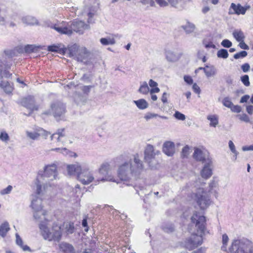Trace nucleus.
I'll return each instance as SVG.
<instances>
[{
    "label": "nucleus",
    "mask_w": 253,
    "mask_h": 253,
    "mask_svg": "<svg viewBox=\"0 0 253 253\" xmlns=\"http://www.w3.org/2000/svg\"><path fill=\"white\" fill-rule=\"evenodd\" d=\"M143 169L142 162L139 158L138 155L135 154L133 159L126 161L120 165L118 176L121 180L124 181V184L132 186L136 193L140 195L139 191H144L145 190L144 184L133 183L132 180L140 178Z\"/></svg>",
    "instance_id": "obj_1"
},
{
    "label": "nucleus",
    "mask_w": 253,
    "mask_h": 253,
    "mask_svg": "<svg viewBox=\"0 0 253 253\" xmlns=\"http://www.w3.org/2000/svg\"><path fill=\"white\" fill-rule=\"evenodd\" d=\"M38 194L36 192V195H33L31 198V206L34 211V217L36 220L40 222L39 227L40 228L42 235L45 240L48 241H54L59 242L61 237V230L60 226L58 225L53 226L51 230H50L45 222L42 221L45 218V213L44 211H42V199L39 197V195L42 193Z\"/></svg>",
    "instance_id": "obj_2"
},
{
    "label": "nucleus",
    "mask_w": 253,
    "mask_h": 253,
    "mask_svg": "<svg viewBox=\"0 0 253 253\" xmlns=\"http://www.w3.org/2000/svg\"><path fill=\"white\" fill-rule=\"evenodd\" d=\"M191 219L195 225L197 233L192 234L191 237L185 241L184 246L189 250H192L202 244V236L205 234L206 225L205 216L199 215L197 212L194 213Z\"/></svg>",
    "instance_id": "obj_3"
},
{
    "label": "nucleus",
    "mask_w": 253,
    "mask_h": 253,
    "mask_svg": "<svg viewBox=\"0 0 253 253\" xmlns=\"http://www.w3.org/2000/svg\"><path fill=\"white\" fill-rule=\"evenodd\" d=\"M57 175V166L55 164L45 166L44 168L43 174H41L39 173L36 179L35 184L37 193L39 194L41 193L43 180L45 182L44 185H47V182L56 179Z\"/></svg>",
    "instance_id": "obj_4"
},
{
    "label": "nucleus",
    "mask_w": 253,
    "mask_h": 253,
    "mask_svg": "<svg viewBox=\"0 0 253 253\" xmlns=\"http://www.w3.org/2000/svg\"><path fill=\"white\" fill-rule=\"evenodd\" d=\"M58 33L67 35H71L73 31H74L79 34H83L84 30L89 28L88 25L84 23L82 21H74L67 26L60 27L54 25L53 27Z\"/></svg>",
    "instance_id": "obj_5"
},
{
    "label": "nucleus",
    "mask_w": 253,
    "mask_h": 253,
    "mask_svg": "<svg viewBox=\"0 0 253 253\" xmlns=\"http://www.w3.org/2000/svg\"><path fill=\"white\" fill-rule=\"evenodd\" d=\"M229 250L231 253H253V244L246 239L232 241Z\"/></svg>",
    "instance_id": "obj_6"
},
{
    "label": "nucleus",
    "mask_w": 253,
    "mask_h": 253,
    "mask_svg": "<svg viewBox=\"0 0 253 253\" xmlns=\"http://www.w3.org/2000/svg\"><path fill=\"white\" fill-rule=\"evenodd\" d=\"M195 201L202 210L207 209L211 203L209 194L203 188L197 190L195 193Z\"/></svg>",
    "instance_id": "obj_7"
},
{
    "label": "nucleus",
    "mask_w": 253,
    "mask_h": 253,
    "mask_svg": "<svg viewBox=\"0 0 253 253\" xmlns=\"http://www.w3.org/2000/svg\"><path fill=\"white\" fill-rule=\"evenodd\" d=\"M78 180L84 185H87L91 183L94 179L93 174L89 171V168L82 167V170L78 174Z\"/></svg>",
    "instance_id": "obj_8"
},
{
    "label": "nucleus",
    "mask_w": 253,
    "mask_h": 253,
    "mask_svg": "<svg viewBox=\"0 0 253 253\" xmlns=\"http://www.w3.org/2000/svg\"><path fill=\"white\" fill-rule=\"evenodd\" d=\"M160 153V151L156 150L153 145L148 144L144 151V159L152 168L155 167L151 163L155 160V156Z\"/></svg>",
    "instance_id": "obj_9"
},
{
    "label": "nucleus",
    "mask_w": 253,
    "mask_h": 253,
    "mask_svg": "<svg viewBox=\"0 0 253 253\" xmlns=\"http://www.w3.org/2000/svg\"><path fill=\"white\" fill-rule=\"evenodd\" d=\"M110 170V165L108 163H104L100 166L98 169L99 173L102 175L103 176L100 179H98L97 181H113L118 183L116 180L109 174V171Z\"/></svg>",
    "instance_id": "obj_10"
},
{
    "label": "nucleus",
    "mask_w": 253,
    "mask_h": 253,
    "mask_svg": "<svg viewBox=\"0 0 253 253\" xmlns=\"http://www.w3.org/2000/svg\"><path fill=\"white\" fill-rule=\"evenodd\" d=\"M50 111L54 118L58 120L65 112V105L60 102H56L51 104Z\"/></svg>",
    "instance_id": "obj_11"
},
{
    "label": "nucleus",
    "mask_w": 253,
    "mask_h": 253,
    "mask_svg": "<svg viewBox=\"0 0 253 253\" xmlns=\"http://www.w3.org/2000/svg\"><path fill=\"white\" fill-rule=\"evenodd\" d=\"M156 2L160 6H167L168 5L169 3L172 6H174L177 8L182 7L184 4V3L186 0H155Z\"/></svg>",
    "instance_id": "obj_12"
},
{
    "label": "nucleus",
    "mask_w": 253,
    "mask_h": 253,
    "mask_svg": "<svg viewBox=\"0 0 253 253\" xmlns=\"http://www.w3.org/2000/svg\"><path fill=\"white\" fill-rule=\"evenodd\" d=\"M91 55V53L85 47H81L76 59L87 64Z\"/></svg>",
    "instance_id": "obj_13"
},
{
    "label": "nucleus",
    "mask_w": 253,
    "mask_h": 253,
    "mask_svg": "<svg viewBox=\"0 0 253 253\" xmlns=\"http://www.w3.org/2000/svg\"><path fill=\"white\" fill-rule=\"evenodd\" d=\"M22 105L31 110V112L34 110H37L38 106L35 104L34 97L32 96H29L24 98L21 102ZM30 112L29 114H30Z\"/></svg>",
    "instance_id": "obj_14"
},
{
    "label": "nucleus",
    "mask_w": 253,
    "mask_h": 253,
    "mask_svg": "<svg viewBox=\"0 0 253 253\" xmlns=\"http://www.w3.org/2000/svg\"><path fill=\"white\" fill-rule=\"evenodd\" d=\"M27 137L32 140H37L40 136H44L46 138L47 136L50 134V133L45 130L40 128L37 131L31 132L26 131V132Z\"/></svg>",
    "instance_id": "obj_15"
},
{
    "label": "nucleus",
    "mask_w": 253,
    "mask_h": 253,
    "mask_svg": "<svg viewBox=\"0 0 253 253\" xmlns=\"http://www.w3.org/2000/svg\"><path fill=\"white\" fill-rule=\"evenodd\" d=\"M201 174L203 178L208 179L212 175L211 162L208 160V162L205 165L201 171Z\"/></svg>",
    "instance_id": "obj_16"
},
{
    "label": "nucleus",
    "mask_w": 253,
    "mask_h": 253,
    "mask_svg": "<svg viewBox=\"0 0 253 253\" xmlns=\"http://www.w3.org/2000/svg\"><path fill=\"white\" fill-rule=\"evenodd\" d=\"M251 6L249 5H246L245 6H242L240 4H236L232 3L231 4V8H232L237 15L242 14L244 15L246 11L250 8Z\"/></svg>",
    "instance_id": "obj_17"
},
{
    "label": "nucleus",
    "mask_w": 253,
    "mask_h": 253,
    "mask_svg": "<svg viewBox=\"0 0 253 253\" xmlns=\"http://www.w3.org/2000/svg\"><path fill=\"white\" fill-rule=\"evenodd\" d=\"M163 152L168 156H171L175 152L174 144L172 142L167 141L163 145Z\"/></svg>",
    "instance_id": "obj_18"
},
{
    "label": "nucleus",
    "mask_w": 253,
    "mask_h": 253,
    "mask_svg": "<svg viewBox=\"0 0 253 253\" xmlns=\"http://www.w3.org/2000/svg\"><path fill=\"white\" fill-rule=\"evenodd\" d=\"M166 57L169 62H174L177 61L181 57L180 53L175 52L171 50H166L165 52Z\"/></svg>",
    "instance_id": "obj_19"
},
{
    "label": "nucleus",
    "mask_w": 253,
    "mask_h": 253,
    "mask_svg": "<svg viewBox=\"0 0 253 253\" xmlns=\"http://www.w3.org/2000/svg\"><path fill=\"white\" fill-rule=\"evenodd\" d=\"M193 157L197 161L202 162V163L208 162V161H206V157L203 151L198 148H195Z\"/></svg>",
    "instance_id": "obj_20"
},
{
    "label": "nucleus",
    "mask_w": 253,
    "mask_h": 253,
    "mask_svg": "<svg viewBox=\"0 0 253 253\" xmlns=\"http://www.w3.org/2000/svg\"><path fill=\"white\" fill-rule=\"evenodd\" d=\"M81 170H82V167L79 164L69 165L67 167L68 172L70 175H76L78 176Z\"/></svg>",
    "instance_id": "obj_21"
},
{
    "label": "nucleus",
    "mask_w": 253,
    "mask_h": 253,
    "mask_svg": "<svg viewBox=\"0 0 253 253\" xmlns=\"http://www.w3.org/2000/svg\"><path fill=\"white\" fill-rule=\"evenodd\" d=\"M22 22L27 25H38V19L31 15H26L21 18Z\"/></svg>",
    "instance_id": "obj_22"
},
{
    "label": "nucleus",
    "mask_w": 253,
    "mask_h": 253,
    "mask_svg": "<svg viewBox=\"0 0 253 253\" xmlns=\"http://www.w3.org/2000/svg\"><path fill=\"white\" fill-rule=\"evenodd\" d=\"M10 68V65L6 64V63H2L0 64V78L2 79L4 77L9 78L12 75L7 71V69Z\"/></svg>",
    "instance_id": "obj_23"
},
{
    "label": "nucleus",
    "mask_w": 253,
    "mask_h": 253,
    "mask_svg": "<svg viewBox=\"0 0 253 253\" xmlns=\"http://www.w3.org/2000/svg\"><path fill=\"white\" fill-rule=\"evenodd\" d=\"M65 137L64 129L63 128L58 129L56 133H53L50 136V138L51 140H53L54 137H57V142H63L64 140L63 138Z\"/></svg>",
    "instance_id": "obj_24"
},
{
    "label": "nucleus",
    "mask_w": 253,
    "mask_h": 253,
    "mask_svg": "<svg viewBox=\"0 0 253 253\" xmlns=\"http://www.w3.org/2000/svg\"><path fill=\"white\" fill-rule=\"evenodd\" d=\"M81 47L77 44H74L68 47L69 54L70 57H73L77 58Z\"/></svg>",
    "instance_id": "obj_25"
},
{
    "label": "nucleus",
    "mask_w": 253,
    "mask_h": 253,
    "mask_svg": "<svg viewBox=\"0 0 253 253\" xmlns=\"http://www.w3.org/2000/svg\"><path fill=\"white\" fill-rule=\"evenodd\" d=\"M60 250L64 253H74L73 247L66 243H62L60 244Z\"/></svg>",
    "instance_id": "obj_26"
},
{
    "label": "nucleus",
    "mask_w": 253,
    "mask_h": 253,
    "mask_svg": "<svg viewBox=\"0 0 253 253\" xmlns=\"http://www.w3.org/2000/svg\"><path fill=\"white\" fill-rule=\"evenodd\" d=\"M218 181L214 179H212L209 183V192L211 193H214V196L216 198L218 197V193L215 188L218 187Z\"/></svg>",
    "instance_id": "obj_27"
},
{
    "label": "nucleus",
    "mask_w": 253,
    "mask_h": 253,
    "mask_svg": "<svg viewBox=\"0 0 253 253\" xmlns=\"http://www.w3.org/2000/svg\"><path fill=\"white\" fill-rule=\"evenodd\" d=\"M0 86L7 94L10 93L13 90L12 86L7 81H1L0 82Z\"/></svg>",
    "instance_id": "obj_28"
},
{
    "label": "nucleus",
    "mask_w": 253,
    "mask_h": 253,
    "mask_svg": "<svg viewBox=\"0 0 253 253\" xmlns=\"http://www.w3.org/2000/svg\"><path fill=\"white\" fill-rule=\"evenodd\" d=\"M133 103L141 110H144L148 107V103L144 99H140L138 100H134Z\"/></svg>",
    "instance_id": "obj_29"
},
{
    "label": "nucleus",
    "mask_w": 253,
    "mask_h": 253,
    "mask_svg": "<svg viewBox=\"0 0 253 253\" xmlns=\"http://www.w3.org/2000/svg\"><path fill=\"white\" fill-rule=\"evenodd\" d=\"M183 29L185 31L186 34H190L193 33L195 29V26L194 24L187 21L185 25L182 26Z\"/></svg>",
    "instance_id": "obj_30"
},
{
    "label": "nucleus",
    "mask_w": 253,
    "mask_h": 253,
    "mask_svg": "<svg viewBox=\"0 0 253 253\" xmlns=\"http://www.w3.org/2000/svg\"><path fill=\"white\" fill-rule=\"evenodd\" d=\"M233 36L237 42L244 41L245 37L241 30H235L233 32Z\"/></svg>",
    "instance_id": "obj_31"
},
{
    "label": "nucleus",
    "mask_w": 253,
    "mask_h": 253,
    "mask_svg": "<svg viewBox=\"0 0 253 253\" xmlns=\"http://www.w3.org/2000/svg\"><path fill=\"white\" fill-rule=\"evenodd\" d=\"M207 69H204V72L207 77L214 76L216 74L217 71L214 66H206Z\"/></svg>",
    "instance_id": "obj_32"
},
{
    "label": "nucleus",
    "mask_w": 253,
    "mask_h": 253,
    "mask_svg": "<svg viewBox=\"0 0 253 253\" xmlns=\"http://www.w3.org/2000/svg\"><path fill=\"white\" fill-rule=\"evenodd\" d=\"M100 42L103 45H113L116 42L115 39L110 37L101 38Z\"/></svg>",
    "instance_id": "obj_33"
},
{
    "label": "nucleus",
    "mask_w": 253,
    "mask_h": 253,
    "mask_svg": "<svg viewBox=\"0 0 253 253\" xmlns=\"http://www.w3.org/2000/svg\"><path fill=\"white\" fill-rule=\"evenodd\" d=\"M9 225L7 222H4L0 226V235L4 237L9 230Z\"/></svg>",
    "instance_id": "obj_34"
},
{
    "label": "nucleus",
    "mask_w": 253,
    "mask_h": 253,
    "mask_svg": "<svg viewBox=\"0 0 253 253\" xmlns=\"http://www.w3.org/2000/svg\"><path fill=\"white\" fill-rule=\"evenodd\" d=\"M16 244L19 246L24 251H31V249L27 245H23V241L22 239L20 238V236L17 233L16 234Z\"/></svg>",
    "instance_id": "obj_35"
},
{
    "label": "nucleus",
    "mask_w": 253,
    "mask_h": 253,
    "mask_svg": "<svg viewBox=\"0 0 253 253\" xmlns=\"http://www.w3.org/2000/svg\"><path fill=\"white\" fill-rule=\"evenodd\" d=\"M64 226L65 228L66 232L67 234H71L74 232L75 227L73 223L71 222H65Z\"/></svg>",
    "instance_id": "obj_36"
},
{
    "label": "nucleus",
    "mask_w": 253,
    "mask_h": 253,
    "mask_svg": "<svg viewBox=\"0 0 253 253\" xmlns=\"http://www.w3.org/2000/svg\"><path fill=\"white\" fill-rule=\"evenodd\" d=\"M138 91L144 94L148 93L149 91V87L147 83L146 82L143 83V84L140 86Z\"/></svg>",
    "instance_id": "obj_37"
},
{
    "label": "nucleus",
    "mask_w": 253,
    "mask_h": 253,
    "mask_svg": "<svg viewBox=\"0 0 253 253\" xmlns=\"http://www.w3.org/2000/svg\"><path fill=\"white\" fill-rule=\"evenodd\" d=\"M207 119L210 121V125L211 126L215 127L218 123V119L215 115L209 116H208Z\"/></svg>",
    "instance_id": "obj_38"
},
{
    "label": "nucleus",
    "mask_w": 253,
    "mask_h": 253,
    "mask_svg": "<svg viewBox=\"0 0 253 253\" xmlns=\"http://www.w3.org/2000/svg\"><path fill=\"white\" fill-rule=\"evenodd\" d=\"M229 54L226 49H221L217 51V56L219 58L226 59L228 57Z\"/></svg>",
    "instance_id": "obj_39"
},
{
    "label": "nucleus",
    "mask_w": 253,
    "mask_h": 253,
    "mask_svg": "<svg viewBox=\"0 0 253 253\" xmlns=\"http://www.w3.org/2000/svg\"><path fill=\"white\" fill-rule=\"evenodd\" d=\"M157 117H159L163 119H167L168 118L166 116H159L157 114L151 113H147L144 116V118L147 120H149L153 118H156Z\"/></svg>",
    "instance_id": "obj_40"
},
{
    "label": "nucleus",
    "mask_w": 253,
    "mask_h": 253,
    "mask_svg": "<svg viewBox=\"0 0 253 253\" xmlns=\"http://www.w3.org/2000/svg\"><path fill=\"white\" fill-rule=\"evenodd\" d=\"M85 9H86L87 15L88 16V19L87 22L88 23H93L94 21L92 20V18L94 15V12H93L91 11V10L90 9L89 7H86Z\"/></svg>",
    "instance_id": "obj_41"
},
{
    "label": "nucleus",
    "mask_w": 253,
    "mask_h": 253,
    "mask_svg": "<svg viewBox=\"0 0 253 253\" xmlns=\"http://www.w3.org/2000/svg\"><path fill=\"white\" fill-rule=\"evenodd\" d=\"M190 147L188 145L183 147L181 152V157L182 158H187L190 153Z\"/></svg>",
    "instance_id": "obj_42"
},
{
    "label": "nucleus",
    "mask_w": 253,
    "mask_h": 253,
    "mask_svg": "<svg viewBox=\"0 0 253 253\" xmlns=\"http://www.w3.org/2000/svg\"><path fill=\"white\" fill-rule=\"evenodd\" d=\"M222 103L224 106L230 109H231L233 104L228 97H225L223 99Z\"/></svg>",
    "instance_id": "obj_43"
},
{
    "label": "nucleus",
    "mask_w": 253,
    "mask_h": 253,
    "mask_svg": "<svg viewBox=\"0 0 253 253\" xmlns=\"http://www.w3.org/2000/svg\"><path fill=\"white\" fill-rule=\"evenodd\" d=\"M248 53L246 51H241L234 55V58L236 59L245 57L247 56Z\"/></svg>",
    "instance_id": "obj_44"
},
{
    "label": "nucleus",
    "mask_w": 253,
    "mask_h": 253,
    "mask_svg": "<svg viewBox=\"0 0 253 253\" xmlns=\"http://www.w3.org/2000/svg\"><path fill=\"white\" fill-rule=\"evenodd\" d=\"M241 80L243 84L246 86H249L250 85L249 81V77L247 75H245L241 77Z\"/></svg>",
    "instance_id": "obj_45"
},
{
    "label": "nucleus",
    "mask_w": 253,
    "mask_h": 253,
    "mask_svg": "<svg viewBox=\"0 0 253 253\" xmlns=\"http://www.w3.org/2000/svg\"><path fill=\"white\" fill-rule=\"evenodd\" d=\"M12 186H11V185H8L6 188H4L3 189H2L0 191V194L1 195H6V194H9L12 190Z\"/></svg>",
    "instance_id": "obj_46"
},
{
    "label": "nucleus",
    "mask_w": 253,
    "mask_h": 253,
    "mask_svg": "<svg viewBox=\"0 0 253 253\" xmlns=\"http://www.w3.org/2000/svg\"><path fill=\"white\" fill-rule=\"evenodd\" d=\"M174 117L177 120L184 121L185 120V116L178 111H176L173 115Z\"/></svg>",
    "instance_id": "obj_47"
},
{
    "label": "nucleus",
    "mask_w": 253,
    "mask_h": 253,
    "mask_svg": "<svg viewBox=\"0 0 253 253\" xmlns=\"http://www.w3.org/2000/svg\"><path fill=\"white\" fill-rule=\"evenodd\" d=\"M163 230L167 233L172 232L174 231L173 226L171 224L162 226Z\"/></svg>",
    "instance_id": "obj_48"
},
{
    "label": "nucleus",
    "mask_w": 253,
    "mask_h": 253,
    "mask_svg": "<svg viewBox=\"0 0 253 253\" xmlns=\"http://www.w3.org/2000/svg\"><path fill=\"white\" fill-rule=\"evenodd\" d=\"M229 241V238L227 234H224L222 235V244L223 246L222 247V249L224 250V249L226 248V246L227 245L228 242Z\"/></svg>",
    "instance_id": "obj_49"
},
{
    "label": "nucleus",
    "mask_w": 253,
    "mask_h": 253,
    "mask_svg": "<svg viewBox=\"0 0 253 253\" xmlns=\"http://www.w3.org/2000/svg\"><path fill=\"white\" fill-rule=\"evenodd\" d=\"M9 136L6 132L3 131L0 133V140H1V141L6 142L9 140Z\"/></svg>",
    "instance_id": "obj_50"
},
{
    "label": "nucleus",
    "mask_w": 253,
    "mask_h": 253,
    "mask_svg": "<svg viewBox=\"0 0 253 253\" xmlns=\"http://www.w3.org/2000/svg\"><path fill=\"white\" fill-rule=\"evenodd\" d=\"M221 44L224 47L229 48L232 46V43L229 40L225 39L222 41Z\"/></svg>",
    "instance_id": "obj_51"
},
{
    "label": "nucleus",
    "mask_w": 253,
    "mask_h": 253,
    "mask_svg": "<svg viewBox=\"0 0 253 253\" xmlns=\"http://www.w3.org/2000/svg\"><path fill=\"white\" fill-rule=\"evenodd\" d=\"M61 48L59 46L57 45H49L48 46V50L51 52H59L60 51Z\"/></svg>",
    "instance_id": "obj_52"
},
{
    "label": "nucleus",
    "mask_w": 253,
    "mask_h": 253,
    "mask_svg": "<svg viewBox=\"0 0 253 253\" xmlns=\"http://www.w3.org/2000/svg\"><path fill=\"white\" fill-rule=\"evenodd\" d=\"M228 144H229V147L231 151L234 154L238 155V152L236 150L235 146L233 142L231 140H230L229 141Z\"/></svg>",
    "instance_id": "obj_53"
},
{
    "label": "nucleus",
    "mask_w": 253,
    "mask_h": 253,
    "mask_svg": "<svg viewBox=\"0 0 253 253\" xmlns=\"http://www.w3.org/2000/svg\"><path fill=\"white\" fill-rule=\"evenodd\" d=\"M35 46L34 45H27L25 47V51L26 52H32L35 50Z\"/></svg>",
    "instance_id": "obj_54"
},
{
    "label": "nucleus",
    "mask_w": 253,
    "mask_h": 253,
    "mask_svg": "<svg viewBox=\"0 0 253 253\" xmlns=\"http://www.w3.org/2000/svg\"><path fill=\"white\" fill-rule=\"evenodd\" d=\"M230 109L232 112L235 113H240L241 111V107L240 106L234 105V104H233Z\"/></svg>",
    "instance_id": "obj_55"
},
{
    "label": "nucleus",
    "mask_w": 253,
    "mask_h": 253,
    "mask_svg": "<svg viewBox=\"0 0 253 253\" xmlns=\"http://www.w3.org/2000/svg\"><path fill=\"white\" fill-rule=\"evenodd\" d=\"M4 53L8 58H12L15 55V52L12 50H6Z\"/></svg>",
    "instance_id": "obj_56"
},
{
    "label": "nucleus",
    "mask_w": 253,
    "mask_h": 253,
    "mask_svg": "<svg viewBox=\"0 0 253 253\" xmlns=\"http://www.w3.org/2000/svg\"><path fill=\"white\" fill-rule=\"evenodd\" d=\"M239 42H240V43L239 44V46H240V47L241 48L243 49H246V50H248L249 49V46L246 43H245V42H244V41H240Z\"/></svg>",
    "instance_id": "obj_57"
},
{
    "label": "nucleus",
    "mask_w": 253,
    "mask_h": 253,
    "mask_svg": "<svg viewBox=\"0 0 253 253\" xmlns=\"http://www.w3.org/2000/svg\"><path fill=\"white\" fill-rule=\"evenodd\" d=\"M250 68V66L248 63H245L241 66V69L245 73L248 72Z\"/></svg>",
    "instance_id": "obj_58"
},
{
    "label": "nucleus",
    "mask_w": 253,
    "mask_h": 253,
    "mask_svg": "<svg viewBox=\"0 0 253 253\" xmlns=\"http://www.w3.org/2000/svg\"><path fill=\"white\" fill-rule=\"evenodd\" d=\"M192 88H193L194 91L196 93L199 94L201 92V89L200 88V87L196 83H194L193 84Z\"/></svg>",
    "instance_id": "obj_59"
},
{
    "label": "nucleus",
    "mask_w": 253,
    "mask_h": 253,
    "mask_svg": "<svg viewBox=\"0 0 253 253\" xmlns=\"http://www.w3.org/2000/svg\"><path fill=\"white\" fill-rule=\"evenodd\" d=\"M184 81L189 84H191L193 83V79L189 76H185L184 77Z\"/></svg>",
    "instance_id": "obj_60"
},
{
    "label": "nucleus",
    "mask_w": 253,
    "mask_h": 253,
    "mask_svg": "<svg viewBox=\"0 0 253 253\" xmlns=\"http://www.w3.org/2000/svg\"><path fill=\"white\" fill-rule=\"evenodd\" d=\"M240 119L241 121H244L245 122H250V119L249 117L245 114H243L242 115L240 116Z\"/></svg>",
    "instance_id": "obj_61"
},
{
    "label": "nucleus",
    "mask_w": 253,
    "mask_h": 253,
    "mask_svg": "<svg viewBox=\"0 0 253 253\" xmlns=\"http://www.w3.org/2000/svg\"><path fill=\"white\" fill-rule=\"evenodd\" d=\"M204 44H205V46L207 48H214L215 47V45L213 44L211 42H210L208 43L205 42V41H204Z\"/></svg>",
    "instance_id": "obj_62"
},
{
    "label": "nucleus",
    "mask_w": 253,
    "mask_h": 253,
    "mask_svg": "<svg viewBox=\"0 0 253 253\" xmlns=\"http://www.w3.org/2000/svg\"><path fill=\"white\" fill-rule=\"evenodd\" d=\"M250 98V96L249 95H245L242 96L240 100V103H244L247 102L248 99Z\"/></svg>",
    "instance_id": "obj_63"
},
{
    "label": "nucleus",
    "mask_w": 253,
    "mask_h": 253,
    "mask_svg": "<svg viewBox=\"0 0 253 253\" xmlns=\"http://www.w3.org/2000/svg\"><path fill=\"white\" fill-rule=\"evenodd\" d=\"M242 150L244 151L250 150L253 151V144L249 146H243L242 147Z\"/></svg>",
    "instance_id": "obj_64"
}]
</instances>
